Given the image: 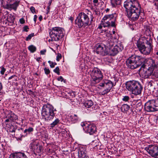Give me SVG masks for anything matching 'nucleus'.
Returning a JSON list of instances; mask_svg holds the SVG:
<instances>
[{
  "label": "nucleus",
  "instance_id": "25",
  "mask_svg": "<svg viewBox=\"0 0 158 158\" xmlns=\"http://www.w3.org/2000/svg\"><path fill=\"white\" fill-rule=\"evenodd\" d=\"M130 108V106L127 104H123L121 107V110L123 112L128 111Z\"/></svg>",
  "mask_w": 158,
  "mask_h": 158
},
{
  "label": "nucleus",
  "instance_id": "43",
  "mask_svg": "<svg viewBox=\"0 0 158 158\" xmlns=\"http://www.w3.org/2000/svg\"><path fill=\"white\" fill-rule=\"evenodd\" d=\"M30 9V10L32 13L34 14L36 13L35 8L34 7L31 6Z\"/></svg>",
  "mask_w": 158,
  "mask_h": 158
},
{
  "label": "nucleus",
  "instance_id": "36",
  "mask_svg": "<svg viewBox=\"0 0 158 158\" xmlns=\"http://www.w3.org/2000/svg\"><path fill=\"white\" fill-rule=\"evenodd\" d=\"M48 63L49 64L50 66L52 68H53L55 67V65L57 64L55 62H53L49 60L48 61Z\"/></svg>",
  "mask_w": 158,
  "mask_h": 158
},
{
  "label": "nucleus",
  "instance_id": "56",
  "mask_svg": "<svg viewBox=\"0 0 158 158\" xmlns=\"http://www.w3.org/2000/svg\"><path fill=\"white\" fill-rule=\"evenodd\" d=\"M155 4L156 6H157V9H158V3H155Z\"/></svg>",
  "mask_w": 158,
  "mask_h": 158
},
{
  "label": "nucleus",
  "instance_id": "29",
  "mask_svg": "<svg viewBox=\"0 0 158 158\" xmlns=\"http://www.w3.org/2000/svg\"><path fill=\"white\" fill-rule=\"evenodd\" d=\"M33 131V128L31 127H29L25 129L24 131V132L26 135L28 134H30Z\"/></svg>",
  "mask_w": 158,
  "mask_h": 158
},
{
  "label": "nucleus",
  "instance_id": "58",
  "mask_svg": "<svg viewBox=\"0 0 158 158\" xmlns=\"http://www.w3.org/2000/svg\"><path fill=\"white\" fill-rule=\"evenodd\" d=\"M157 40H158V36H157Z\"/></svg>",
  "mask_w": 158,
  "mask_h": 158
},
{
  "label": "nucleus",
  "instance_id": "14",
  "mask_svg": "<svg viewBox=\"0 0 158 158\" xmlns=\"http://www.w3.org/2000/svg\"><path fill=\"white\" fill-rule=\"evenodd\" d=\"M94 51L97 54L102 56L108 54L107 45L105 46L103 44H96L95 47Z\"/></svg>",
  "mask_w": 158,
  "mask_h": 158
},
{
  "label": "nucleus",
  "instance_id": "11",
  "mask_svg": "<svg viewBox=\"0 0 158 158\" xmlns=\"http://www.w3.org/2000/svg\"><path fill=\"white\" fill-rule=\"evenodd\" d=\"M113 43L112 42H108L107 44V46L108 52V54L111 56H114L116 55L120 51H121L123 48L122 46L119 44L115 45L113 47Z\"/></svg>",
  "mask_w": 158,
  "mask_h": 158
},
{
  "label": "nucleus",
  "instance_id": "33",
  "mask_svg": "<svg viewBox=\"0 0 158 158\" xmlns=\"http://www.w3.org/2000/svg\"><path fill=\"white\" fill-rule=\"evenodd\" d=\"M9 127H10V129L9 130V131L10 132L13 133L14 132H15V130L16 129H15L14 126L12 125L10 126L8 124V128Z\"/></svg>",
  "mask_w": 158,
  "mask_h": 158
},
{
  "label": "nucleus",
  "instance_id": "23",
  "mask_svg": "<svg viewBox=\"0 0 158 158\" xmlns=\"http://www.w3.org/2000/svg\"><path fill=\"white\" fill-rule=\"evenodd\" d=\"M94 104L93 102L91 100L85 101L83 103V105L86 108H90Z\"/></svg>",
  "mask_w": 158,
  "mask_h": 158
},
{
  "label": "nucleus",
  "instance_id": "15",
  "mask_svg": "<svg viewBox=\"0 0 158 158\" xmlns=\"http://www.w3.org/2000/svg\"><path fill=\"white\" fill-rule=\"evenodd\" d=\"M19 1H16L12 4H9L6 2L5 0H2L1 2L2 6L4 8L8 9L10 10L12 9L16 10L17 7L19 6Z\"/></svg>",
  "mask_w": 158,
  "mask_h": 158
},
{
  "label": "nucleus",
  "instance_id": "38",
  "mask_svg": "<svg viewBox=\"0 0 158 158\" xmlns=\"http://www.w3.org/2000/svg\"><path fill=\"white\" fill-rule=\"evenodd\" d=\"M129 99V97L127 96H125L123 97L122 99V100L125 102L128 101Z\"/></svg>",
  "mask_w": 158,
  "mask_h": 158
},
{
  "label": "nucleus",
  "instance_id": "22",
  "mask_svg": "<svg viewBox=\"0 0 158 158\" xmlns=\"http://www.w3.org/2000/svg\"><path fill=\"white\" fill-rule=\"evenodd\" d=\"M154 83V82L152 81H150L147 82V85L146 87L147 89L150 91V93L154 92V89H155L154 86L153 85Z\"/></svg>",
  "mask_w": 158,
  "mask_h": 158
},
{
  "label": "nucleus",
  "instance_id": "50",
  "mask_svg": "<svg viewBox=\"0 0 158 158\" xmlns=\"http://www.w3.org/2000/svg\"><path fill=\"white\" fill-rule=\"evenodd\" d=\"M93 2L94 4H96L98 2V0H93Z\"/></svg>",
  "mask_w": 158,
  "mask_h": 158
},
{
  "label": "nucleus",
  "instance_id": "28",
  "mask_svg": "<svg viewBox=\"0 0 158 158\" xmlns=\"http://www.w3.org/2000/svg\"><path fill=\"white\" fill-rule=\"evenodd\" d=\"M152 100L153 102L155 111L158 110V98L155 100Z\"/></svg>",
  "mask_w": 158,
  "mask_h": 158
},
{
  "label": "nucleus",
  "instance_id": "16",
  "mask_svg": "<svg viewBox=\"0 0 158 158\" xmlns=\"http://www.w3.org/2000/svg\"><path fill=\"white\" fill-rule=\"evenodd\" d=\"M86 127L84 128L85 131L90 135H92L94 133L96 130V127L95 125L93 124H90L86 125Z\"/></svg>",
  "mask_w": 158,
  "mask_h": 158
},
{
  "label": "nucleus",
  "instance_id": "44",
  "mask_svg": "<svg viewBox=\"0 0 158 158\" xmlns=\"http://www.w3.org/2000/svg\"><path fill=\"white\" fill-rule=\"evenodd\" d=\"M46 52V50L45 49L43 50H41L40 51V53L41 55H44L45 54V53Z\"/></svg>",
  "mask_w": 158,
  "mask_h": 158
},
{
  "label": "nucleus",
  "instance_id": "20",
  "mask_svg": "<svg viewBox=\"0 0 158 158\" xmlns=\"http://www.w3.org/2000/svg\"><path fill=\"white\" fill-rule=\"evenodd\" d=\"M9 158H27V157L24 153L18 152L11 154Z\"/></svg>",
  "mask_w": 158,
  "mask_h": 158
},
{
  "label": "nucleus",
  "instance_id": "9",
  "mask_svg": "<svg viewBox=\"0 0 158 158\" xmlns=\"http://www.w3.org/2000/svg\"><path fill=\"white\" fill-rule=\"evenodd\" d=\"M63 29L61 27H53L50 30L49 34L51 39L48 41H58L63 36Z\"/></svg>",
  "mask_w": 158,
  "mask_h": 158
},
{
  "label": "nucleus",
  "instance_id": "57",
  "mask_svg": "<svg viewBox=\"0 0 158 158\" xmlns=\"http://www.w3.org/2000/svg\"><path fill=\"white\" fill-rule=\"evenodd\" d=\"M109 9L108 8H107L106 9V12H108L109 10Z\"/></svg>",
  "mask_w": 158,
  "mask_h": 158
},
{
  "label": "nucleus",
  "instance_id": "2",
  "mask_svg": "<svg viewBox=\"0 0 158 158\" xmlns=\"http://www.w3.org/2000/svg\"><path fill=\"white\" fill-rule=\"evenodd\" d=\"M152 40L150 35L148 36L147 38L143 36L137 41V46L141 53L147 55L150 53L152 49Z\"/></svg>",
  "mask_w": 158,
  "mask_h": 158
},
{
  "label": "nucleus",
  "instance_id": "10",
  "mask_svg": "<svg viewBox=\"0 0 158 158\" xmlns=\"http://www.w3.org/2000/svg\"><path fill=\"white\" fill-rule=\"evenodd\" d=\"M91 81L93 84L98 83L103 79V75L101 71L97 68H94L91 71Z\"/></svg>",
  "mask_w": 158,
  "mask_h": 158
},
{
  "label": "nucleus",
  "instance_id": "7",
  "mask_svg": "<svg viewBox=\"0 0 158 158\" xmlns=\"http://www.w3.org/2000/svg\"><path fill=\"white\" fill-rule=\"evenodd\" d=\"M43 118L45 121H49L53 119L55 114L53 106L49 104L44 105L41 111Z\"/></svg>",
  "mask_w": 158,
  "mask_h": 158
},
{
  "label": "nucleus",
  "instance_id": "51",
  "mask_svg": "<svg viewBox=\"0 0 158 158\" xmlns=\"http://www.w3.org/2000/svg\"><path fill=\"white\" fill-rule=\"evenodd\" d=\"M41 58L40 57H37L36 58V60L38 61H39L40 60Z\"/></svg>",
  "mask_w": 158,
  "mask_h": 158
},
{
  "label": "nucleus",
  "instance_id": "32",
  "mask_svg": "<svg viewBox=\"0 0 158 158\" xmlns=\"http://www.w3.org/2000/svg\"><path fill=\"white\" fill-rule=\"evenodd\" d=\"M157 67L153 71L152 75L155 76L156 77L158 78V70L157 67H158V64H157Z\"/></svg>",
  "mask_w": 158,
  "mask_h": 158
},
{
  "label": "nucleus",
  "instance_id": "37",
  "mask_svg": "<svg viewBox=\"0 0 158 158\" xmlns=\"http://www.w3.org/2000/svg\"><path fill=\"white\" fill-rule=\"evenodd\" d=\"M59 71V68L58 66H57L55 68V69H54L53 72L55 73H56L57 74V75H60V73Z\"/></svg>",
  "mask_w": 158,
  "mask_h": 158
},
{
  "label": "nucleus",
  "instance_id": "18",
  "mask_svg": "<svg viewBox=\"0 0 158 158\" xmlns=\"http://www.w3.org/2000/svg\"><path fill=\"white\" fill-rule=\"evenodd\" d=\"M6 117L7 119H6L5 123L7 127H8V122H15L18 118L17 116L12 112L9 113Z\"/></svg>",
  "mask_w": 158,
  "mask_h": 158
},
{
  "label": "nucleus",
  "instance_id": "54",
  "mask_svg": "<svg viewBox=\"0 0 158 158\" xmlns=\"http://www.w3.org/2000/svg\"><path fill=\"white\" fill-rule=\"evenodd\" d=\"M39 19L40 20V21H41V20L42 19V16L40 15L39 17Z\"/></svg>",
  "mask_w": 158,
  "mask_h": 158
},
{
  "label": "nucleus",
  "instance_id": "6",
  "mask_svg": "<svg viewBox=\"0 0 158 158\" xmlns=\"http://www.w3.org/2000/svg\"><path fill=\"white\" fill-rule=\"evenodd\" d=\"M144 59L140 56L133 55L126 60L127 67L131 69H134L140 66Z\"/></svg>",
  "mask_w": 158,
  "mask_h": 158
},
{
  "label": "nucleus",
  "instance_id": "3",
  "mask_svg": "<svg viewBox=\"0 0 158 158\" xmlns=\"http://www.w3.org/2000/svg\"><path fill=\"white\" fill-rule=\"evenodd\" d=\"M145 66L148 67L147 68H143L140 69V73L142 77L144 78H148L149 76L152 75L153 71L157 67V64L155 61L152 59H148L145 60Z\"/></svg>",
  "mask_w": 158,
  "mask_h": 158
},
{
  "label": "nucleus",
  "instance_id": "34",
  "mask_svg": "<svg viewBox=\"0 0 158 158\" xmlns=\"http://www.w3.org/2000/svg\"><path fill=\"white\" fill-rule=\"evenodd\" d=\"M7 19H10V20L9 21H13L14 20L15 18L14 17V16L13 15H12L10 14L8 15V16L7 18Z\"/></svg>",
  "mask_w": 158,
  "mask_h": 158
},
{
  "label": "nucleus",
  "instance_id": "26",
  "mask_svg": "<svg viewBox=\"0 0 158 158\" xmlns=\"http://www.w3.org/2000/svg\"><path fill=\"white\" fill-rule=\"evenodd\" d=\"M112 6L115 7L116 5H120L121 3L122 0H110Z\"/></svg>",
  "mask_w": 158,
  "mask_h": 158
},
{
  "label": "nucleus",
  "instance_id": "40",
  "mask_svg": "<svg viewBox=\"0 0 158 158\" xmlns=\"http://www.w3.org/2000/svg\"><path fill=\"white\" fill-rule=\"evenodd\" d=\"M61 58V55L60 53H58L56 56V60L58 61Z\"/></svg>",
  "mask_w": 158,
  "mask_h": 158
},
{
  "label": "nucleus",
  "instance_id": "39",
  "mask_svg": "<svg viewBox=\"0 0 158 158\" xmlns=\"http://www.w3.org/2000/svg\"><path fill=\"white\" fill-rule=\"evenodd\" d=\"M1 70L0 71V73L2 75H3L6 71V69L3 67H0Z\"/></svg>",
  "mask_w": 158,
  "mask_h": 158
},
{
  "label": "nucleus",
  "instance_id": "27",
  "mask_svg": "<svg viewBox=\"0 0 158 158\" xmlns=\"http://www.w3.org/2000/svg\"><path fill=\"white\" fill-rule=\"evenodd\" d=\"M142 108L143 106L142 105L141 102H139L136 104V105L135 109L137 111L139 112L141 111L142 110Z\"/></svg>",
  "mask_w": 158,
  "mask_h": 158
},
{
  "label": "nucleus",
  "instance_id": "30",
  "mask_svg": "<svg viewBox=\"0 0 158 158\" xmlns=\"http://www.w3.org/2000/svg\"><path fill=\"white\" fill-rule=\"evenodd\" d=\"M28 49L32 53L34 52L36 50V47L33 45H31L28 47Z\"/></svg>",
  "mask_w": 158,
  "mask_h": 158
},
{
  "label": "nucleus",
  "instance_id": "17",
  "mask_svg": "<svg viewBox=\"0 0 158 158\" xmlns=\"http://www.w3.org/2000/svg\"><path fill=\"white\" fill-rule=\"evenodd\" d=\"M144 109L145 111L148 112L155 111V110L152 100H149L145 104Z\"/></svg>",
  "mask_w": 158,
  "mask_h": 158
},
{
  "label": "nucleus",
  "instance_id": "41",
  "mask_svg": "<svg viewBox=\"0 0 158 158\" xmlns=\"http://www.w3.org/2000/svg\"><path fill=\"white\" fill-rule=\"evenodd\" d=\"M44 71L45 73L47 75H48L50 73V71L49 69L47 68H45L44 69Z\"/></svg>",
  "mask_w": 158,
  "mask_h": 158
},
{
  "label": "nucleus",
  "instance_id": "4",
  "mask_svg": "<svg viewBox=\"0 0 158 158\" xmlns=\"http://www.w3.org/2000/svg\"><path fill=\"white\" fill-rule=\"evenodd\" d=\"M117 17V15L115 13L105 15L101 20L98 28L101 30L103 27L114 26Z\"/></svg>",
  "mask_w": 158,
  "mask_h": 158
},
{
  "label": "nucleus",
  "instance_id": "53",
  "mask_svg": "<svg viewBox=\"0 0 158 158\" xmlns=\"http://www.w3.org/2000/svg\"><path fill=\"white\" fill-rule=\"evenodd\" d=\"M15 75L12 76L9 78L8 79H9V80L11 79L12 78L14 77H15Z\"/></svg>",
  "mask_w": 158,
  "mask_h": 158
},
{
  "label": "nucleus",
  "instance_id": "52",
  "mask_svg": "<svg viewBox=\"0 0 158 158\" xmlns=\"http://www.w3.org/2000/svg\"><path fill=\"white\" fill-rule=\"evenodd\" d=\"M2 85L1 83L0 82V91L2 89Z\"/></svg>",
  "mask_w": 158,
  "mask_h": 158
},
{
  "label": "nucleus",
  "instance_id": "1",
  "mask_svg": "<svg viewBox=\"0 0 158 158\" xmlns=\"http://www.w3.org/2000/svg\"><path fill=\"white\" fill-rule=\"evenodd\" d=\"M128 17L133 21L137 20L140 16L141 18L144 14L141 11V7L138 0H127L124 3Z\"/></svg>",
  "mask_w": 158,
  "mask_h": 158
},
{
  "label": "nucleus",
  "instance_id": "49",
  "mask_svg": "<svg viewBox=\"0 0 158 158\" xmlns=\"http://www.w3.org/2000/svg\"><path fill=\"white\" fill-rule=\"evenodd\" d=\"M47 12L46 13L47 14H48L49 12L50 11V7L49 6H48L47 7Z\"/></svg>",
  "mask_w": 158,
  "mask_h": 158
},
{
  "label": "nucleus",
  "instance_id": "45",
  "mask_svg": "<svg viewBox=\"0 0 158 158\" xmlns=\"http://www.w3.org/2000/svg\"><path fill=\"white\" fill-rule=\"evenodd\" d=\"M23 31L26 32L28 31V29H29L28 27L27 26H26L23 27Z\"/></svg>",
  "mask_w": 158,
  "mask_h": 158
},
{
  "label": "nucleus",
  "instance_id": "46",
  "mask_svg": "<svg viewBox=\"0 0 158 158\" xmlns=\"http://www.w3.org/2000/svg\"><path fill=\"white\" fill-rule=\"evenodd\" d=\"M57 80L58 81H60L61 82H62L63 81L64 79L62 77L60 76L57 78Z\"/></svg>",
  "mask_w": 158,
  "mask_h": 158
},
{
  "label": "nucleus",
  "instance_id": "21",
  "mask_svg": "<svg viewBox=\"0 0 158 158\" xmlns=\"http://www.w3.org/2000/svg\"><path fill=\"white\" fill-rule=\"evenodd\" d=\"M68 118L72 123H75L79 120L78 116L76 114H69L68 116Z\"/></svg>",
  "mask_w": 158,
  "mask_h": 158
},
{
  "label": "nucleus",
  "instance_id": "19",
  "mask_svg": "<svg viewBox=\"0 0 158 158\" xmlns=\"http://www.w3.org/2000/svg\"><path fill=\"white\" fill-rule=\"evenodd\" d=\"M78 156L79 158H88L89 156L85 148L80 147L78 151Z\"/></svg>",
  "mask_w": 158,
  "mask_h": 158
},
{
  "label": "nucleus",
  "instance_id": "24",
  "mask_svg": "<svg viewBox=\"0 0 158 158\" xmlns=\"http://www.w3.org/2000/svg\"><path fill=\"white\" fill-rule=\"evenodd\" d=\"M34 150L37 152L40 153L43 149L42 147L40 146L38 143L34 144Z\"/></svg>",
  "mask_w": 158,
  "mask_h": 158
},
{
  "label": "nucleus",
  "instance_id": "8",
  "mask_svg": "<svg viewBox=\"0 0 158 158\" xmlns=\"http://www.w3.org/2000/svg\"><path fill=\"white\" fill-rule=\"evenodd\" d=\"M89 19L87 15L83 12L80 13L75 20L77 27L79 28L85 27L89 25Z\"/></svg>",
  "mask_w": 158,
  "mask_h": 158
},
{
  "label": "nucleus",
  "instance_id": "42",
  "mask_svg": "<svg viewBox=\"0 0 158 158\" xmlns=\"http://www.w3.org/2000/svg\"><path fill=\"white\" fill-rule=\"evenodd\" d=\"M89 124H88L87 123L82 122L81 123V126L83 128V129L84 130V127H86V125H88Z\"/></svg>",
  "mask_w": 158,
  "mask_h": 158
},
{
  "label": "nucleus",
  "instance_id": "5",
  "mask_svg": "<svg viewBox=\"0 0 158 158\" xmlns=\"http://www.w3.org/2000/svg\"><path fill=\"white\" fill-rule=\"evenodd\" d=\"M126 85L127 89L131 92L132 94L137 95L141 94L143 87L139 82L135 81H129L126 82Z\"/></svg>",
  "mask_w": 158,
  "mask_h": 158
},
{
  "label": "nucleus",
  "instance_id": "59",
  "mask_svg": "<svg viewBox=\"0 0 158 158\" xmlns=\"http://www.w3.org/2000/svg\"><path fill=\"white\" fill-rule=\"evenodd\" d=\"M156 54H157V55H158V52H156Z\"/></svg>",
  "mask_w": 158,
  "mask_h": 158
},
{
  "label": "nucleus",
  "instance_id": "31",
  "mask_svg": "<svg viewBox=\"0 0 158 158\" xmlns=\"http://www.w3.org/2000/svg\"><path fill=\"white\" fill-rule=\"evenodd\" d=\"M59 120L58 118H56L52 123L50 124V127L52 128L57 124L59 123Z\"/></svg>",
  "mask_w": 158,
  "mask_h": 158
},
{
  "label": "nucleus",
  "instance_id": "12",
  "mask_svg": "<svg viewBox=\"0 0 158 158\" xmlns=\"http://www.w3.org/2000/svg\"><path fill=\"white\" fill-rule=\"evenodd\" d=\"M100 86L102 87H106V89L101 92V94L104 95L109 92L111 88L114 86L113 83L110 80H105L103 82L99 84Z\"/></svg>",
  "mask_w": 158,
  "mask_h": 158
},
{
  "label": "nucleus",
  "instance_id": "47",
  "mask_svg": "<svg viewBox=\"0 0 158 158\" xmlns=\"http://www.w3.org/2000/svg\"><path fill=\"white\" fill-rule=\"evenodd\" d=\"M19 22L21 24H23L25 23V20L23 18H22L19 19Z\"/></svg>",
  "mask_w": 158,
  "mask_h": 158
},
{
  "label": "nucleus",
  "instance_id": "48",
  "mask_svg": "<svg viewBox=\"0 0 158 158\" xmlns=\"http://www.w3.org/2000/svg\"><path fill=\"white\" fill-rule=\"evenodd\" d=\"M37 18V16L36 15H35L34 16V21L35 22V23L36 21V19Z\"/></svg>",
  "mask_w": 158,
  "mask_h": 158
},
{
  "label": "nucleus",
  "instance_id": "55",
  "mask_svg": "<svg viewBox=\"0 0 158 158\" xmlns=\"http://www.w3.org/2000/svg\"><path fill=\"white\" fill-rule=\"evenodd\" d=\"M69 19L72 22L73 20V18L72 17H70V18H69Z\"/></svg>",
  "mask_w": 158,
  "mask_h": 158
},
{
  "label": "nucleus",
  "instance_id": "13",
  "mask_svg": "<svg viewBox=\"0 0 158 158\" xmlns=\"http://www.w3.org/2000/svg\"><path fill=\"white\" fill-rule=\"evenodd\" d=\"M145 150L152 157L158 158V146L149 145L145 148Z\"/></svg>",
  "mask_w": 158,
  "mask_h": 158
},
{
  "label": "nucleus",
  "instance_id": "35",
  "mask_svg": "<svg viewBox=\"0 0 158 158\" xmlns=\"http://www.w3.org/2000/svg\"><path fill=\"white\" fill-rule=\"evenodd\" d=\"M34 36V33H31L29 34L26 38V40L27 41H28L31 40V38Z\"/></svg>",
  "mask_w": 158,
  "mask_h": 158
}]
</instances>
